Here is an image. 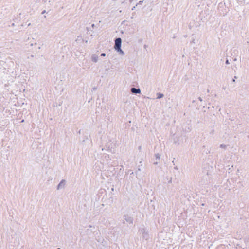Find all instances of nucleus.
<instances>
[{"instance_id":"obj_1","label":"nucleus","mask_w":249,"mask_h":249,"mask_svg":"<svg viewBox=\"0 0 249 249\" xmlns=\"http://www.w3.org/2000/svg\"><path fill=\"white\" fill-rule=\"evenodd\" d=\"M139 232L142 235V238L146 240H148L149 238L148 231L144 227L141 228L139 230Z\"/></svg>"},{"instance_id":"obj_2","label":"nucleus","mask_w":249,"mask_h":249,"mask_svg":"<svg viewBox=\"0 0 249 249\" xmlns=\"http://www.w3.org/2000/svg\"><path fill=\"white\" fill-rule=\"evenodd\" d=\"M115 45L114 48L115 49L121 48L122 39L120 37H117L114 40Z\"/></svg>"},{"instance_id":"obj_3","label":"nucleus","mask_w":249,"mask_h":249,"mask_svg":"<svg viewBox=\"0 0 249 249\" xmlns=\"http://www.w3.org/2000/svg\"><path fill=\"white\" fill-rule=\"evenodd\" d=\"M123 218L129 224H133V218L132 216H130L129 215L127 214H124L123 216Z\"/></svg>"},{"instance_id":"obj_4","label":"nucleus","mask_w":249,"mask_h":249,"mask_svg":"<svg viewBox=\"0 0 249 249\" xmlns=\"http://www.w3.org/2000/svg\"><path fill=\"white\" fill-rule=\"evenodd\" d=\"M131 92L134 94H137L141 93V90L139 88H136L134 87L131 88Z\"/></svg>"},{"instance_id":"obj_5","label":"nucleus","mask_w":249,"mask_h":249,"mask_svg":"<svg viewBox=\"0 0 249 249\" xmlns=\"http://www.w3.org/2000/svg\"><path fill=\"white\" fill-rule=\"evenodd\" d=\"M91 60L94 63L97 62L98 60V56L96 54H93L91 56Z\"/></svg>"},{"instance_id":"obj_6","label":"nucleus","mask_w":249,"mask_h":249,"mask_svg":"<svg viewBox=\"0 0 249 249\" xmlns=\"http://www.w3.org/2000/svg\"><path fill=\"white\" fill-rule=\"evenodd\" d=\"M115 50L119 53L120 54L122 55H124V52L122 50L121 48H120L119 49H115Z\"/></svg>"},{"instance_id":"obj_7","label":"nucleus","mask_w":249,"mask_h":249,"mask_svg":"<svg viewBox=\"0 0 249 249\" xmlns=\"http://www.w3.org/2000/svg\"><path fill=\"white\" fill-rule=\"evenodd\" d=\"M164 94L161 93H157V99H161L162 97H163Z\"/></svg>"},{"instance_id":"obj_8","label":"nucleus","mask_w":249,"mask_h":249,"mask_svg":"<svg viewBox=\"0 0 249 249\" xmlns=\"http://www.w3.org/2000/svg\"><path fill=\"white\" fill-rule=\"evenodd\" d=\"M155 158H156V160H160V154H159V153H157L156 154H155Z\"/></svg>"},{"instance_id":"obj_9","label":"nucleus","mask_w":249,"mask_h":249,"mask_svg":"<svg viewBox=\"0 0 249 249\" xmlns=\"http://www.w3.org/2000/svg\"><path fill=\"white\" fill-rule=\"evenodd\" d=\"M62 186V180H61L59 182V184L58 185L57 188V190H59L60 188H61Z\"/></svg>"},{"instance_id":"obj_10","label":"nucleus","mask_w":249,"mask_h":249,"mask_svg":"<svg viewBox=\"0 0 249 249\" xmlns=\"http://www.w3.org/2000/svg\"><path fill=\"white\" fill-rule=\"evenodd\" d=\"M220 147L222 148L225 149L227 147V145H225L224 144H221L220 145Z\"/></svg>"},{"instance_id":"obj_11","label":"nucleus","mask_w":249,"mask_h":249,"mask_svg":"<svg viewBox=\"0 0 249 249\" xmlns=\"http://www.w3.org/2000/svg\"><path fill=\"white\" fill-rule=\"evenodd\" d=\"M144 0L140 1L136 5V6H138L139 5H142V3L143 2Z\"/></svg>"},{"instance_id":"obj_12","label":"nucleus","mask_w":249,"mask_h":249,"mask_svg":"<svg viewBox=\"0 0 249 249\" xmlns=\"http://www.w3.org/2000/svg\"><path fill=\"white\" fill-rule=\"evenodd\" d=\"M191 128L189 126V127H188L187 129H185V132H188L191 131Z\"/></svg>"},{"instance_id":"obj_13","label":"nucleus","mask_w":249,"mask_h":249,"mask_svg":"<svg viewBox=\"0 0 249 249\" xmlns=\"http://www.w3.org/2000/svg\"><path fill=\"white\" fill-rule=\"evenodd\" d=\"M159 160H156V161L154 162L153 164L154 165H157L159 163Z\"/></svg>"},{"instance_id":"obj_14","label":"nucleus","mask_w":249,"mask_h":249,"mask_svg":"<svg viewBox=\"0 0 249 249\" xmlns=\"http://www.w3.org/2000/svg\"><path fill=\"white\" fill-rule=\"evenodd\" d=\"M106 55V54L105 53H102L100 55V56H102V57H105Z\"/></svg>"},{"instance_id":"obj_15","label":"nucleus","mask_w":249,"mask_h":249,"mask_svg":"<svg viewBox=\"0 0 249 249\" xmlns=\"http://www.w3.org/2000/svg\"><path fill=\"white\" fill-rule=\"evenodd\" d=\"M225 63H226V64H230L229 61V60H228V59H226V61H225Z\"/></svg>"},{"instance_id":"obj_16","label":"nucleus","mask_w":249,"mask_h":249,"mask_svg":"<svg viewBox=\"0 0 249 249\" xmlns=\"http://www.w3.org/2000/svg\"><path fill=\"white\" fill-rule=\"evenodd\" d=\"M237 76H235L234 77V78L232 79V81H233V82H235V79H237Z\"/></svg>"},{"instance_id":"obj_17","label":"nucleus","mask_w":249,"mask_h":249,"mask_svg":"<svg viewBox=\"0 0 249 249\" xmlns=\"http://www.w3.org/2000/svg\"><path fill=\"white\" fill-rule=\"evenodd\" d=\"M95 25L94 24H92L91 26V27L93 29L95 27Z\"/></svg>"},{"instance_id":"obj_18","label":"nucleus","mask_w":249,"mask_h":249,"mask_svg":"<svg viewBox=\"0 0 249 249\" xmlns=\"http://www.w3.org/2000/svg\"><path fill=\"white\" fill-rule=\"evenodd\" d=\"M97 89V87H94L92 88L93 90H96Z\"/></svg>"},{"instance_id":"obj_19","label":"nucleus","mask_w":249,"mask_h":249,"mask_svg":"<svg viewBox=\"0 0 249 249\" xmlns=\"http://www.w3.org/2000/svg\"><path fill=\"white\" fill-rule=\"evenodd\" d=\"M141 149H142V146H139L138 147V150H139V151H141Z\"/></svg>"},{"instance_id":"obj_20","label":"nucleus","mask_w":249,"mask_h":249,"mask_svg":"<svg viewBox=\"0 0 249 249\" xmlns=\"http://www.w3.org/2000/svg\"><path fill=\"white\" fill-rule=\"evenodd\" d=\"M136 6H136V5H135V6H133V7H132V10H134L135 9V8H136Z\"/></svg>"},{"instance_id":"obj_21","label":"nucleus","mask_w":249,"mask_h":249,"mask_svg":"<svg viewBox=\"0 0 249 249\" xmlns=\"http://www.w3.org/2000/svg\"><path fill=\"white\" fill-rule=\"evenodd\" d=\"M46 13V10H43V11L42 12L41 14H45V13Z\"/></svg>"},{"instance_id":"obj_22","label":"nucleus","mask_w":249,"mask_h":249,"mask_svg":"<svg viewBox=\"0 0 249 249\" xmlns=\"http://www.w3.org/2000/svg\"><path fill=\"white\" fill-rule=\"evenodd\" d=\"M87 31H89L91 30V27H87Z\"/></svg>"},{"instance_id":"obj_23","label":"nucleus","mask_w":249,"mask_h":249,"mask_svg":"<svg viewBox=\"0 0 249 249\" xmlns=\"http://www.w3.org/2000/svg\"><path fill=\"white\" fill-rule=\"evenodd\" d=\"M198 99H199V101H202V99L200 97H199L198 98Z\"/></svg>"},{"instance_id":"obj_24","label":"nucleus","mask_w":249,"mask_h":249,"mask_svg":"<svg viewBox=\"0 0 249 249\" xmlns=\"http://www.w3.org/2000/svg\"><path fill=\"white\" fill-rule=\"evenodd\" d=\"M63 186H64L65 185V180L64 179H63Z\"/></svg>"},{"instance_id":"obj_25","label":"nucleus","mask_w":249,"mask_h":249,"mask_svg":"<svg viewBox=\"0 0 249 249\" xmlns=\"http://www.w3.org/2000/svg\"><path fill=\"white\" fill-rule=\"evenodd\" d=\"M11 26H15V24H14V23H12V24H11Z\"/></svg>"},{"instance_id":"obj_26","label":"nucleus","mask_w":249,"mask_h":249,"mask_svg":"<svg viewBox=\"0 0 249 249\" xmlns=\"http://www.w3.org/2000/svg\"><path fill=\"white\" fill-rule=\"evenodd\" d=\"M174 143H177V141H174Z\"/></svg>"},{"instance_id":"obj_27","label":"nucleus","mask_w":249,"mask_h":249,"mask_svg":"<svg viewBox=\"0 0 249 249\" xmlns=\"http://www.w3.org/2000/svg\"><path fill=\"white\" fill-rule=\"evenodd\" d=\"M123 224H125V222H124V221H123Z\"/></svg>"},{"instance_id":"obj_28","label":"nucleus","mask_w":249,"mask_h":249,"mask_svg":"<svg viewBox=\"0 0 249 249\" xmlns=\"http://www.w3.org/2000/svg\"><path fill=\"white\" fill-rule=\"evenodd\" d=\"M169 183H171V180H170V181H169L168 182Z\"/></svg>"},{"instance_id":"obj_29","label":"nucleus","mask_w":249,"mask_h":249,"mask_svg":"<svg viewBox=\"0 0 249 249\" xmlns=\"http://www.w3.org/2000/svg\"><path fill=\"white\" fill-rule=\"evenodd\" d=\"M31 25V23L28 24V26H30Z\"/></svg>"},{"instance_id":"obj_30","label":"nucleus","mask_w":249,"mask_h":249,"mask_svg":"<svg viewBox=\"0 0 249 249\" xmlns=\"http://www.w3.org/2000/svg\"><path fill=\"white\" fill-rule=\"evenodd\" d=\"M234 61H236V58H235V59H234Z\"/></svg>"},{"instance_id":"obj_31","label":"nucleus","mask_w":249,"mask_h":249,"mask_svg":"<svg viewBox=\"0 0 249 249\" xmlns=\"http://www.w3.org/2000/svg\"><path fill=\"white\" fill-rule=\"evenodd\" d=\"M207 92H209V89L207 90Z\"/></svg>"},{"instance_id":"obj_32","label":"nucleus","mask_w":249,"mask_h":249,"mask_svg":"<svg viewBox=\"0 0 249 249\" xmlns=\"http://www.w3.org/2000/svg\"><path fill=\"white\" fill-rule=\"evenodd\" d=\"M80 131H81V130H80L79 131V134H80Z\"/></svg>"},{"instance_id":"obj_33","label":"nucleus","mask_w":249,"mask_h":249,"mask_svg":"<svg viewBox=\"0 0 249 249\" xmlns=\"http://www.w3.org/2000/svg\"><path fill=\"white\" fill-rule=\"evenodd\" d=\"M56 249H61L60 248H57Z\"/></svg>"},{"instance_id":"obj_34","label":"nucleus","mask_w":249,"mask_h":249,"mask_svg":"<svg viewBox=\"0 0 249 249\" xmlns=\"http://www.w3.org/2000/svg\"><path fill=\"white\" fill-rule=\"evenodd\" d=\"M144 47H145V48H146V45H144Z\"/></svg>"}]
</instances>
